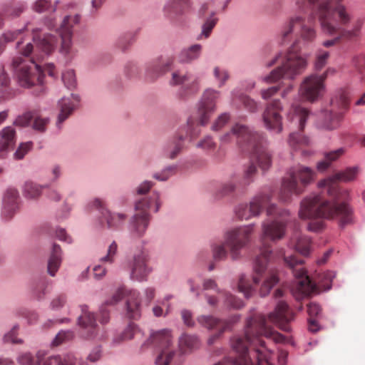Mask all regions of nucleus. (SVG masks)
Segmentation results:
<instances>
[{"instance_id":"f257e3e1","label":"nucleus","mask_w":365,"mask_h":365,"mask_svg":"<svg viewBox=\"0 0 365 365\" xmlns=\"http://www.w3.org/2000/svg\"><path fill=\"white\" fill-rule=\"evenodd\" d=\"M270 199L269 194L260 193L253 197L249 205L240 204L235 209L236 215L239 219L249 220L258 216L264 207L267 206V215L269 217L262 224V247L259 255L255 259L254 275L252 279L244 274L239 279L238 290L243 293L246 298L252 295L256 285L262 277L266 276L259 289L262 297L267 296L279 282L277 272L269 268L272 256L269 241L276 242L284 237L287 225L290 221V213L289 210L279 208L274 204L269 205Z\"/></svg>"},{"instance_id":"f03ea898","label":"nucleus","mask_w":365,"mask_h":365,"mask_svg":"<svg viewBox=\"0 0 365 365\" xmlns=\"http://www.w3.org/2000/svg\"><path fill=\"white\" fill-rule=\"evenodd\" d=\"M342 0H296L302 11L309 9V16L298 13L290 16L283 24L278 41L280 44L289 43L294 36H299L305 43L313 42L317 37L314 17L318 16L323 32L336 36L323 42V46L330 47L341 38H351L356 36L357 30L348 31L342 28L349 21V16L345 7L341 4Z\"/></svg>"},{"instance_id":"7ed1b4c3","label":"nucleus","mask_w":365,"mask_h":365,"mask_svg":"<svg viewBox=\"0 0 365 365\" xmlns=\"http://www.w3.org/2000/svg\"><path fill=\"white\" fill-rule=\"evenodd\" d=\"M358 173L356 167L349 168L344 171L336 173L319 183L334 200L333 203L323 199L320 195H312L305 197L300 204L299 216L301 219L313 220L308 225L311 231L318 232L323 228V221L318 218L337 219L341 225L349 224L353 220L351 208L344 201L349 198V192L338 187L337 181L353 180Z\"/></svg>"},{"instance_id":"20e7f679","label":"nucleus","mask_w":365,"mask_h":365,"mask_svg":"<svg viewBox=\"0 0 365 365\" xmlns=\"http://www.w3.org/2000/svg\"><path fill=\"white\" fill-rule=\"evenodd\" d=\"M269 321H248L245 337H236L232 341L236 356L231 360L232 365H274L271 352L265 353L258 346L264 347V341L260 336L271 338L276 342L284 341V336L275 331ZM274 326L289 332V321H272Z\"/></svg>"},{"instance_id":"39448f33","label":"nucleus","mask_w":365,"mask_h":365,"mask_svg":"<svg viewBox=\"0 0 365 365\" xmlns=\"http://www.w3.org/2000/svg\"><path fill=\"white\" fill-rule=\"evenodd\" d=\"M32 31L33 38L36 44V49H34V46L31 43L24 45L23 42H18L16 47L19 53L24 57H29L31 55V57L29 59L16 57L13 60L12 63L19 84L26 88L43 83L44 76L38 61L44 56L52 53L57 43V38L54 36L47 34L41 38L37 34L38 29Z\"/></svg>"},{"instance_id":"423d86ee","label":"nucleus","mask_w":365,"mask_h":365,"mask_svg":"<svg viewBox=\"0 0 365 365\" xmlns=\"http://www.w3.org/2000/svg\"><path fill=\"white\" fill-rule=\"evenodd\" d=\"M232 138L236 139L243 150L252 154V163L245 172V179L247 183H250L257 173L255 163L262 170L269 169L271 165L272 158L266 148V141L261 134L240 123H236L231 131L223 135L220 140L223 143H229Z\"/></svg>"},{"instance_id":"0eeeda50","label":"nucleus","mask_w":365,"mask_h":365,"mask_svg":"<svg viewBox=\"0 0 365 365\" xmlns=\"http://www.w3.org/2000/svg\"><path fill=\"white\" fill-rule=\"evenodd\" d=\"M277 63L279 66L264 77L265 82L274 83L282 78L294 79L305 70L307 65L306 58L300 55L294 46L286 53L277 54L267 63V66Z\"/></svg>"},{"instance_id":"6e6552de","label":"nucleus","mask_w":365,"mask_h":365,"mask_svg":"<svg viewBox=\"0 0 365 365\" xmlns=\"http://www.w3.org/2000/svg\"><path fill=\"white\" fill-rule=\"evenodd\" d=\"M254 230V225H249L227 231L224 235V242L212 246V256L215 260H225L227 257V250L232 259L240 257L241 250L250 242V235Z\"/></svg>"},{"instance_id":"1a4fd4ad","label":"nucleus","mask_w":365,"mask_h":365,"mask_svg":"<svg viewBox=\"0 0 365 365\" xmlns=\"http://www.w3.org/2000/svg\"><path fill=\"white\" fill-rule=\"evenodd\" d=\"M314 175V171L308 167L299 165L292 169L289 177L282 181L279 195L280 200L287 202L291 200L292 195L302 193L304 187L313 180Z\"/></svg>"},{"instance_id":"9d476101","label":"nucleus","mask_w":365,"mask_h":365,"mask_svg":"<svg viewBox=\"0 0 365 365\" xmlns=\"http://www.w3.org/2000/svg\"><path fill=\"white\" fill-rule=\"evenodd\" d=\"M149 342L160 350L155 360L157 365H169L176 353L170 349L173 343V336L168 329H163L150 333Z\"/></svg>"},{"instance_id":"9b49d317","label":"nucleus","mask_w":365,"mask_h":365,"mask_svg":"<svg viewBox=\"0 0 365 365\" xmlns=\"http://www.w3.org/2000/svg\"><path fill=\"white\" fill-rule=\"evenodd\" d=\"M203 290H215L218 297L208 294H205L207 303L212 308L218 307L220 302L227 309H238L244 306L242 300L237 298L230 292L218 288L217 282L212 279H205L202 282Z\"/></svg>"},{"instance_id":"f8f14e48","label":"nucleus","mask_w":365,"mask_h":365,"mask_svg":"<svg viewBox=\"0 0 365 365\" xmlns=\"http://www.w3.org/2000/svg\"><path fill=\"white\" fill-rule=\"evenodd\" d=\"M309 115V111L308 110L294 105L292 106L287 114V119L292 123L297 125L299 129V131L297 133H292L289 138V144L294 150L308 145L309 143V138L302 134Z\"/></svg>"},{"instance_id":"ddd939ff","label":"nucleus","mask_w":365,"mask_h":365,"mask_svg":"<svg viewBox=\"0 0 365 365\" xmlns=\"http://www.w3.org/2000/svg\"><path fill=\"white\" fill-rule=\"evenodd\" d=\"M284 261L287 267L292 270L295 277L296 289L303 296H308L317 290V285L307 274L306 271L302 268L303 261L297 259L294 255L286 256L284 255Z\"/></svg>"},{"instance_id":"4468645a","label":"nucleus","mask_w":365,"mask_h":365,"mask_svg":"<svg viewBox=\"0 0 365 365\" xmlns=\"http://www.w3.org/2000/svg\"><path fill=\"white\" fill-rule=\"evenodd\" d=\"M153 202L155 203V212H158L160 206L158 192H153L151 198L143 197L135 203L136 213L133 216L132 226L138 236H141L145 232L148 225V210Z\"/></svg>"},{"instance_id":"2eb2a0df","label":"nucleus","mask_w":365,"mask_h":365,"mask_svg":"<svg viewBox=\"0 0 365 365\" xmlns=\"http://www.w3.org/2000/svg\"><path fill=\"white\" fill-rule=\"evenodd\" d=\"M325 83L318 74L312 73L302 81L299 93L302 98L313 103L321 98L325 92Z\"/></svg>"},{"instance_id":"dca6fc26","label":"nucleus","mask_w":365,"mask_h":365,"mask_svg":"<svg viewBox=\"0 0 365 365\" xmlns=\"http://www.w3.org/2000/svg\"><path fill=\"white\" fill-rule=\"evenodd\" d=\"M79 21L80 16L78 15L66 16L60 27L57 29L61 38L60 51L67 57L72 54V29L74 25L79 23Z\"/></svg>"},{"instance_id":"f3484780","label":"nucleus","mask_w":365,"mask_h":365,"mask_svg":"<svg viewBox=\"0 0 365 365\" xmlns=\"http://www.w3.org/2000/svg\"><path fill=\"white\" fill-rule=\"evenodd\" d=\"M283 108L279 100H274L267 103L262 115L265 127L277 133L282 131V117L280 114Z\"/></svg>"},{"instance_id":"a211bd4d","label":"nucleus","mask_w":365,"mask_h":365,"mask_svg":"<svg viewBox=\"0 0 365 365\" xmlns=\"http://www.w3.org/2000/svg\"><path fill=\"white\" fill-rule=\"evenodd\" d=\"M220 93L213 89H207L203 93L199 108L198 118L200 125L207 123L211 115L215 110V101L219 98Z\"/></svg>"},{"instance_id":"6ab92c4d","label":"nucleus","mask_w":365,"mask_h":365,"mask_svg":"<svg viewBox=\"0 0 365 365\" xmlns=\"http://www.w3.org/2000/svg\"><path fill=\"white\" fill-rule=\"evenodd\" d=\"M148 255L144 251H140L134 255L130 263V277L138 281L145 280L150 272L148 266Z\"/></svg>"},{"instance_id":"aec40b11","label":"nucleus","mask_w":365,"mask_h":365,"mask_svg":"<svg viewBox=\"0 0 365 365\" xmlns=\"http://www.w3.org/2000/svg\"><path fill=\"white\" fill-rule=\"evenodd\" d=\"M19 195L15 188H8L3 198V207L1 209V217L6 220H11L19 208Z\"/></svg>"},{"instance_id":"412c9836","label":"nucleus","mask_w":365,"mask_h":365,"mask_svg":"<svg viewBox=\"0 0 365 365\" xmlns=\"http://www.w3.org/2000/svg\"><path fill=\"white\" fill-rule=\"evenodd\" d=\"M32 120H34L33 128L34 130L40 132L45 131L49 120L46 118H41L36 110L29 111L19 116L14 121V124L21 127H25L29 125Z\"/></svg>"},{"instance_id":"4be33fe9","label":"nucleus","mask_w":365,"mask_h":365,"mask_svg":"<svg viewBox=\"0 0 365 365\" xmlns=\"http://www.w3.org/2000/svg\"><path fill=\"white\" fill-rule=\"evenodd\" d=\"M202 326L211 332L208 339V343L212 344L215 339L219 337L223 332L230 330L234 321H200Z\"/></svg>"},{"instance_id":"5701e85b","label":"nucleus","mask_w":365,"mask_h":365,"mask_svg":"<svg viewBox=\"0 0 365 365\" xmlns=\"http://www.w3.org/2000/svg\"><path fill=\"white\" fill-rule=\"evenodd\" d=\"M173 63L170 57L160 58L151 63L147 67V75L150 80H154L167 72Z\"/></svg>"},{"instance_id":"b1692460","label":"nucleus","mask_w":365,"mask_h":365,"mask_svg":"<svg viewBox=\"0 0 365 365\" xmlns=\"http://www.w3.org/2000/svg\"><path fill=\"white\" fill-rule=\"evenodd\" d=\"M80 98L78 95L71 94V98H62L59 102L60 113L58 117L57 126L62 123L76 109Z\"/></svg>"},{"instance_id":"393cba45","label":"nucleus","mask_w":365,"mask_h":365,"mask_svg":"<svg viewBox=\"0 0 365 365\" xmlns=\"http://www.w3.org/2000/svg\"><path fill=\"white\" fill-rule=\"evenodd\" d=\"M16 143V131L11 126L4 128L0 132V158H4V153L12 148Z\"/></svg>"},{"instance_id":"a878e982","label":"nucleus","mask_w":365,"mask_h":365,"mask_svg":"<svg viewBox=\"0 0 365 365\" xmlns=\"http://www.w3.org/2000/svg\"><path fill=\"white\" fill-rule=\"evenodd\" d=\"M200 346L199 339L195 335L182 334L178 339V349L181 354H188Z\"/></svg>"},{"instance_id":"bb28decb","label":"nucleus","mask_w":365,"mask_h":365,"mask_svg":"<svg viewBox=\"0 0 365 365\" xmlns=\"http://www.w3.org/2000/svg\"><path fill=\"white\" fill-rule=\"evenodd\" d=\"M93 205L99 210L102 215L101 223H103V220L106 221L108 227H113L118 226L120 222L123 221L125 218L124 215L118 214L112 215L108 210L104 208L103 202L96 199L93 202Z\"/></svg>"},{"instance_id":"cd10ccee","label":"nucleus","mask_w":365,"mask_h":365,"mask_svg":"<svg viewBox=\"0 0 365 365\" xmlns=\"http://www.w3.org/2000/svg\"><path fill=\"white\" fill-rule=\"evenodd\" d=\"M184 139L185 138L182 134H179L175 138H174L165 147V155L170 159L175 158L183 148Z\"/></svg>"},{"instance_id":"c85d7f7f","label":"nucleus","mask_w":365,"mask_h":365,"mask_svg":"<svg viewBox=\"0 0 365 365\" xmlns=\"http://www.w3.org/2000/svg\"><path fill=\"white\" fill-rule=\"evenodd\" d=\"M61 263V250L59 245L54 244L48 262V272L53 277L58 271Z\"/></svg>"},{"instance_id":"c756f323","label":"nucleus","mask_w":365,"mask_h":365,"mask_svg":"<svg viewBox=\"0 0 365 365\" xmlns=\"http://www.w3.org/2000/svg\"><path fill=\"white\" fill-rule=\"evenodd\" d=\"M202 51V46L194 44L187 48L182 49L178 56V60L182 63H190L197 59Z\"/></svg>"},{"instance_id":"7c9ffc66","label":"nucleus","mask_w":365,"mask_h":365,"mask_svg":"<svg viewBox=\"0 0 365 365\" xmlns=\"http://www.w3.org/2000/svg\"><path fill=\"white\" fill-rule=\"evenodd\" d=\"M190 6V0H170L165 6V10L170 17H173L175 14L183 13Z\"/></svg>"},{"instance_id":"2f4dec72","label":"nucleus","mask_w":365,"mask_h":365,"mask_svg":"<svg viewBox=\"0 0 365 365\" xmlns=\"http://www.w3.org/2000/svg\"><path fill=\"white\" fill-rule=\"evenodd\" d=\"M345 153V149L340 148L336 150L330 151L324 154V159L317 163V170L324 172L329 168L332 162L338 160Z\"/></svg>"},{"instance_id":"473e14b6","label":"nucleus","mask_w":365,"mask_h":365,"mask_svg":"<svg viewBox=\"0 0 365 365\" xmlns=\"http://www.w3.org/2000/svg\"><path fill=\"white\" fill-rule=\"evenodd\" d=\"M293 312L284 301L277 303L274 311L270 314L269 319H291Z\"/></svg>"},{"instance_id":"72a5a7b5","label":"nucleus","mask_w":365,"mask_h":365,"mask_svg":"<svg viewBox=\"0 0 365 365\" xmlns=\"http://www.w3.org/2000/svg\"><path fill=\"white\" fill-rule=\"evenodd\" d=\"M125 294V290L123 288L118 289L112 296L110 299H108L105 302V303L101 306L100 312L101 314V319H107L110 317L108 314V311L107 310L108 306L114 305L118 302L121 300Z\"/></svg>"},{"instance_id":"f704fd0d","label":"nucleus","mask_w":365,"mask_h":365,"mask_svg":"<svg viewBox=\"0 0 365 365\" xmlns=\"http://www.w3.org/2000/svg\"><path fill=\"white\" fill-rule=\"evenodd\" d=\"M138 297V294L135 292H131L130 297L127 301V314L130 319L139 317L140 303Z\"/></svg>"},{"instance_id":"c9c22d12","label":"nucleus","mask_w":365,"mask_h":365,"mask_svg":"<svg viewBox=\"0 0 365 365\" xmlns=\"http://www.w3.org/2000/svg\"><path fill=\"white\" fill-rule=\"evenodd\" d=\"M80 331L82 336L91 338L94 336L98 331V327L96 321H78Z\"/></svg>"},{"instance_id":"e433bc0d","label":"nucleus","mask_w":365,"mask_h":365,"mask_svg":"<svg viewBox=\"0 0 365 365\" xmlns=\"http://www.w3.org/2000/svg\"><path fill=\"white\" fill-rule=\"evenodd\" d=\"M42 187L33 182H26L24 187V195L26 198L36 199L41 195Z\"/></svg>"},{"instance_id":"4c0bfd02","label":"nucleus","mask_w":365,"mask_h":365,"mask_svg":"<svg viewBox=\"0 0 365 365\" xmlns=\"http://www.w3.org/2000/svg\"><path fill=\"white\" fill-rule=\"evenodd\" d=\"M137 331L138 328L136 325L133 322H130L128 327L114 339V341L115 342H121L131 339Z\"/></svg>"},{"instance_id":"58836bf2","label":"nucleus","mask_w":365,"mask_h":365,"mask_svg":"<svg viewBox=\"0 0 365 365\" xmlns=\"http://www.w3.org/2000/svg\"><path fill=\"white\" fill-rule=\"evenodd\" d=\"M235 184L231 181L225 182L219 186L215 193V196L217 199L228 196L235 191Z\"/></svg>"},{"instance_id":"ea45409f","label":"nucleus","mask_w":365,"mask_h":365,"mask_svg":"<svg viewBox=\"0 0 365 365\" xmlns=\"http://www.w3.org/2000/svg\"><path fill=\"white\" fill-rule=\"evenodd\" d=\"M294 246L298 252L307 256L309 253L311 240L308 237L302 236L297 239Z\"/></svg>"},{"instance_id":"a19ab883","label":"nucleus","mask_w":365,"mask_h":365,"mask_svg":"<svg viewBox=\"0 0 365 365\" xmlns=\"http://www.w3.org/2000/svg\"><path fill=\"white\" fill-rule=\"evenodd\" d=\"M334 276V272L331 271L321 274L319 277V286L324 290H329L331 287V282Z\"/></svg>"},{"instance_id":"79ce46f5","label":"nucleus","mask_w":365,"mask_h":365,"mask_svg":"<svg viewBox=\"0 0 365 365\" xmlns=\"http://www.w3.org/2000/svg\"><path fill=\"white\" fill-rule=\"evenodd\" d=\"M178 170L176 165L168 166L161 173H156L153 175V178L160 181L167 180L170 177L174 175Z\"/></svg>"},{"instance_id":"37998d69","label":"nucleus","mask_w":365,"mask_h":365,"mask_svg":"<svg viewBox=\"0 0 365 365\" xmlns=\"http://www.w3.org/2000/svg\"><path fill=\"white\" fill-rule=\"evenodd\" d=\"M329 53L326 51L319 50L316 54L314 68L317 71H321L327 63Z\"/></svg>"},{"instance_id":"c03bdc74","label":"nucleus","mask_w":365,"mask_h":365,"mask_svg":"<svg viewBox=\"0 0 365 365\" xmlns=\"http://www.w3.org/2000/svg\"><path fill=\"white\" fill-rule=\"evenodd\" d=\"M21 365H38L40 364V353L37 354L36 358H34L29 353H25L18 358Z\"/></svg>"},{"instance_id":"a18cd8bd","label":"nucleus","mask_w":365,"mask_h":365,"mask_svg":"<svg viewBox=\"0 0 365 365\" xmlns=\"http://www.w3.org/2000/svg\"><path fill=\"white\" fill-rule=\"evenodd\" d=\"M62 80L65 86L68 89H73L76 87V80L74 71L72 70H68L63 73Z\"/></svg>"},{"instance_id":"49530a36","label":"nucleus","mask_w":365,"mask_h":365,"mask_svg":"<svg viewBox=\"0 0 365 365\" xmlns=\"http://www.w3.org/2000/svg\"><path fill=\"white\" fill-rule=\"evenodd\" d=\"M118 252V245L113 241L108 247L107 255L101 259V262L113 263Z\"/></svg>"},{"instance_id":"de8ad7c7","label":"nucleus","mask_w":365,"mask_h":365,"mask_svg":"<svg viewBox=\"0 0 365 365\" xmlns=\"http://www.w3.org/2000/svg\"><path fill=\"white\" fill-rule=\"evenodd\" d=\"M190 80L188 74L182 73L180 71H175L172 74L170 84L172 85H183Z\"/></svg>"},{"instance_id":"09e8293b","label":"nucleus","mask_w":365,"mask_h":365,"mask_svg":"<svg viewBox=\"0 0 365 365\" xmlns=\"http://www.w3.org/2000/svg\"><path fill=\"white\" fill-rule=\"evenodd\" d=\"M196 146L202 150L211 151L216 148L217 145L210 136H206L200 140Z\"/></svg>"},{"instance_id":"8fccbe9b","label":"nucleus","mask_w":365,"mask_h":365,"mask_svg":"<svg viewBox=\"0 0 365 365\" xmlns=\"http://www.w3.org/2000/svg\"><path fill=\"white\" fill-rule=\"evenodd\" d=\"M101 351L99 347L92 350L85 360L80 361V365H91V363L97 361L101 358Z\"/></svg>"},{"instance_id":"3c124183","label":"nucleus","mask_w":365,"mask_h":365,"mask_svg":"<svg viewBox=\"0 0 365 365\" xmlns=\"http://www.w3.org/2000/svg\"><path fill=\"white\" fill-rule=\"evenodd\" d=\"M25 9L24 4L18 3L15 5L11 6L5 9V15L16 17L19 16Z\"/></svg>"},{"instance_id":"603ef678","label":"nucleus","mask_w":365,"mask_h":365,"mask_svg":"<svg viewBox=\"0 0 365 365\" xmlns=\"http://www.w3.org/2000/svg\"><path fill=\"white\" fill-rule=\"evenodd\" d=\"M214 76L220 83V86L225 84V81L229 78V74L225 69L221 68L218 66L214 68Z\"/></svg>"},{"instance_id":"864d4df0","label":"nucleus","mask_w":365,"mask_h":365,"mask_svg":"<svg viewBox=\"0 0 365 365\" xmlns=\"http://www.w3.org/2000/svg\"><path fill=\"white\" fill-rule=\"evenodd\" d=\"M73 336V332L70 331L59 332L52 342L53 346H58L63 341L72 339Z\"/></svg>"},{"instance_id":"5fc2aeb1","label":"nucleus","mask_w":365,"mask_h":365,"mask_svg":"<svg viewBox=\"0 0 365 365\" xmlns=\"http://www.w3.org/2000/svg\"><path fill=\"white\" fill-rule=\"evenodd\" d=\"M229 120L230 115L228 113L221 114L213 123L212 126V130L214 131L220 130L226 125Z\"/></svg>"},{"instance_id":"6e6d98bb","label":"nucleus","mask_w":365,"mask_h":365,"mask_svg":"<svg viewBox=\"0 0 365 365\" xmlns=\"http://www.w3.org/2000/svg\"><path fill=\"white\" fill-rule=\"evenodd\" d=\"M32 143L27 142L21 143L14 153V158L17 160L22 159L25 155L31 149Z\"/></svg>"},{"instance_id":"4d7b16f0","label":"nucleus","mask_w":365,"mask_h":365,"mask_svg":"<svg viewBox=\"0 0 365 365\" xmlns=\"http://www.w3.org/2000/svg\"><path fill=\"white\" fill-rule=\"evenodd\" d=\"M217 21V19L214 18L213 16L210 17L206 20L205 24L202 26V34L207 38L210 36L212 29L215 27L216 23Z\"/></svg>"},{"instance_id":"13d9d810","label":"nucleus","mask_w":365,"mask_h":365,"mask_svg":"<svg viewBox=\"0 0 365 365\" xmlns=\"http://www.w3.org/2000/svg\"><path fill=\"white\" fill-rule=\"evenodd\" d=\"M51 7V2L48 0H37L34 4V9L39 13L48 11Z\"/></svg>"},{"instance_id":"bf43d9fd","label":"nucleus","mask_w":365,"mask_h":365,"mask_svg":"<svg viewBox=\"0 0 365 365\" xmlns=\"http://www.w3.org/2000/svg\"><path fill=\"white\" fill-rule=\"evenodd\" d=\"M66 302V294H61L57 295L56 297L53 299L51 302V308L53 309H58L61 308Z\"/></svg>"},{"instance_id":"052dcab7","label":"nucleus","mask_w":365,"mask_h":365,"mask_svg":"<svg viewBox=\"0 0 365 365\" xmlns=\"http://www.w3.org/2000/svg\"><path fill=\"white\" fill-rule=\"evenodd\" d=\"M61 359L58 356L42 359V355L40 353V364L38 365H59L61 364Z\"/></svg>"},{"instance_id":"680f3d73","label":"nucleus","mask_w":365,"mask_h":365,"mask_svg":"<svg viewBox=\"0 0 365 365\" xmlns=\"http://www.w3.org/2000/svg\"><path fill=\"white\" fill-rule=\"evenodd\" d=\"M331 103L332 105H334L336 103V104L339 105V106L341 108L344 109V108H346L348 106L349 101H348V98L346 96V94L344 93H341L340 94L339 100L336 97V98L331 99Z\"/></svg>"},{"instance_id":"e2e57ef3","label":"nucleus","mask_w":365,"mask_h":365,"mask_svg":"<svg viewBox=\"0 0 365 365\" xmlns=\"http://www.w3.org/2000/svg\"><path fill=\"white\" fill-rule=\"evenodd\" d=\"M307 312L310 317L309 319H313L312 318L319 316V313L321 312V307L316 303H310L307 306Z\"/></svg>"},{"instance_id":"0e129e2a","label":"nucleus","mask_w":365,"mask_h":365,"mask_svg":"<svg viewBox=\"0 0 365 365\" xmlns=\"http://www.w3.org/2000/svg\"><path fill=\"white\" fill-rule=\"evenodd\" d=\"M280 89L278 86H272L267 89L262 90L261 91L262 98L264 100H268L274 96Z\"/></svg>"},{"instance_id":"69168bd1","label":"nucleus","mask_w":365,"mask_h":365,"mask_svg":"<svg viewBox=\"0 0 365 365\" xmlns=\"http://www.w3.org/2000/svg\"><path fill=\"white\" fill-rule=\"evenodd\" d=\"M82 314L78 317L77 319H96V317L93 312L88 310V307L86 305L81 306Z\"/></svg>"},{"instance_id":"338daca9","label":"nucleus","mask_w":365,"mask_h":365,"mask_svg":"<svg viewBox=\"0 0 365 365\" xmlns=\"http://www.w3.org/2000/svg\"><path fill=\"white\" fill-rule=\"evenodd\" d=\"M242 101L245 107L250 112H255L257 110V103L248 96H242Z\"/></svg>"},{"instance_id":"774afa93","label":"nucleus","mask_w":365,"mask_h":365,"mask_svg":"<svg viewBox=\"0 0 365 365\" xmlns=\"http://www.w3.org/2000/svg\"><path fill=\"white\" fill-rule=\"evenodd\" d=\"M61 359L59 365H75L76 359L72 354H67L63 356H58Z\"/></svg>"}]
</instances>
